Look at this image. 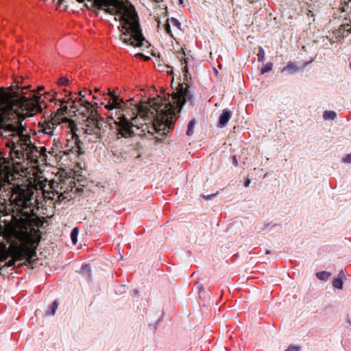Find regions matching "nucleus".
Here are the masks:
<instances>
[{
    "instance_id": "393cba45",
    "label": "nucleus",
    "mask_w": 351,
    "mask_h": 351,
    "mask_svg": "<svg viewBox=\"0 0 351 351\" xmlns=\"http://www.w3.org/2000/svg\"><path fill=\"white\" fill-rule=\"evenodd\" d=\"M342 162L345 163H351V154H347L344 158H343Z\"/></svg>"
},
{
    "instance_id": "6e6552de",
    "label": "nucleus",
    "mask_w": 351,
    "mask_h": 351,
    "mask_svg": "<svg viewBox=\"0 0 351 351\" xmlns=\"http://www.w3.org/2000/svg\"><path fill=\"white\" fill-rule=\"evenodd\" d=\"M334 36L337 40L343 39L351 34V25L345 23L339 27V28L332 32Z\"/></svg>"
},
{
    "instance_id": "bb28decb",
    "label": "nucleus",
    "mask_w": 351,
    "mask_h": 351,
    "mask_svg": "<svg viewBox=\"0 0 351 351\" xmlns=\"http://www.w3.org/2000/svg\"><path fill=\"white\" fill-rule=\"evenodd\" d=\"M232 164L235 166V167H237L238 166V161H237V156L235 155L232 156Z\"/></svg>"
},
{
    "instance_id": "2eb2a0df",
    "label": "nucleus",
    "mask_w": 351,
    "mask_h": 351,
    "mask_svg": "<svg viewBox=\"0 0 351 351\" xmlns=\"http://www.w3.org/2000/svg\"><path fill=\"white\" fill-rule=\"evenodd\" d=\"M81 270H82L81 272L83 274L86 275L87 278H90L91 269H90V266L89 265H87V264L82 265V267H81Z\"/></svg>"
},
{
    "instance_id": "b1692460",
    "label": "nucleus",
    "mask_w": 351,
    "mask_h": 351,
    "mask_svg": "<svg viewBox=\"0 0 351 351\" xmlns=\"http://www.w3.org/2000/svg\"><path fill=\"white\" fill-rule=\"evenodd\" d=\"M17 261L16 258H12L11 259H10L7 263H6V265L8 267H12V266H14L16 263V261Z\"/></svg>"
},
{
    "instance_id": "20e7f679",
    "label": "nucleus",
    "mask_w": 351,
    "mask_h": 351,
    "mask_svg": "<svg viewBox=\"0 0 351 351\" xmlns=\"http://www.w3.org/2000/svg\"><path fill=\"white\" fill-rule=\"evenodd\" d=\"M23 119L19 118L18 121L6 124V129L11 134L5 141V146L10 148V154L14 157L21 160L25 156L27 158L31 157L33 149H36L30 141V136L28 133H24L26 128L23 125Z\"/></svg>"
},
{
    "instance_id": "c85d7f7f",
    "label": "nucleus",
    "mask_w": 351,
    "mask_h": 351,
    "mask_svg": "<svg viewBox=\"0 0 351 351\" xmlns=\"http://www.w3.org/2000/svg\"><path fill=\"white\" fill-rule=\"evenodd\" d=\"M250 184V180L247 179L244 183V186L247 187V186H249Z\"/></svg>"
},
{
    "instance_id": "9d476101",
    "label": "nucleus",
    "mask_w": 351,
    "mask_h": 351,
    "mask_svg": "<svg viewBox=\"0 0 351 351\" xmlns=\"http://www.w3.org/2000/svg\"><path fill=\"white\" fill-rule=\"evenodd\" d=\"M337 117V113L332 110H325L323 113V118L325 120H334Z\"/></svg>"
},
{
    "instance_id": "39448f33",
    "label": "nucleus",
    "mask_w": 351,
    "mask_h": 351,
    "mask_svg": "<svg viewBox=\"0 0 351 351\" xmlns=\"http://www.w3.org/2000/svg\"><path fill=\"white\" fill-rule=\"evenodd\" d=\"M60 124H65L72 132L71 138H73V141L71 142V145H69V142L67 143L66 149L63 151L64 154L69 156L72 154L75 156H77L82 154L83 152L82 151L81 147L82 143L80 141V136L78 137V135L75 132V123L73 121L69 118H63L62 121H60L58 119L53 117L51 120L43 125L42 130L45 134L50 136H58L60 133V131L58 130V126Z\"/></svg>"
},
{
    "instance_id": "5701e85b",
    "label": "nucleus",
    "mask_w": 351,
    "mask_h": 351,
    "mask_svg": "<svg viewBox=\"0 0 351 351\" xmlns=\"http://www.w3.org/2000/svg\"><path fill=\"white\" fill-rule=\"evenodd\" d=\"M285 351H300V347L297 346H290Z\"/></svg>"
},
{
    "instance_id": "f257e3e1",
    "label": "nucleus",
    "mask_w": 351,
    "mask_h": 351,
    "mask_svg": "<svg viewBox=\"0 0 351 351\" xmlns=\"http://www.w3.org/2000/svg\"><path fill=\"white\" fill-rule=\"evenodd\" d=\"M189 86L180 84L171 95L158 96L150 101V108L127 104L115 91L108 89L101 96L100 104L108 110V118L117 125V138L162 132L166 135L173 128L179 113L185 104L194 106V98Z\"/></svg>"
},
{
    "instance_id": "72a5a7b5",
    "label": "nucleus",
    "mask_w": 351,
    "mask_h": 351,
    "mask_svg": "<svg viewBox=\"0 0 351 351\" xmlns=\"http://www.w3.org/2000/svg\"><path fill=\"white\" fill-rule=\"evenodd\" d=\"M178 1H179V3L180 5H183L184 4V0H178Z\"/></svg>"
},
{
    "instance_id": "c756f323",
    "label": "nucleus",
    "mask_w": 351,
    "mask_h": 351,
    "mask_svg": "<svg viewBox=\"0 0 351 351\" xmlns=\"http://www.w3.org/2000/svg\"><path fill=\"white\" fill-rule=\"evenodd\" d=\"M100 96H101V95H93V98L94 99H99V97H100Z\"/></svg>"
},
{
    "instance_id": "f8f14e48",
    "label": "nucleus",
    "mask_w": 351,
    "mask_h": 351,
    "mask_svg": "<svg viewBox=\"0 0 351 351\" xmlns=\"http://www.w3.org/2000/svg\"><path fill=\"white\" fill-rule=\"evenodd\" d=\"M79 232V229L77 227H75L73 228L71 232V239L73 244L75 245L77 242V235Z\"/></svg>"
},
{
    "instance_id": "e433bc0d",
    "label": "nucleus",
    "mask_w": 351,
    "mask_h": 351,
    "mask_svg": "<svg viewBox=\"0 0 351 351\" xmlns=\"http://www.w3.org/2000/svg\"><path fill=\"white\" fill-rule=\"evenodd\" d=\"M43 87H40L39 88V90H43Z\"/></svg>"
},
{
    "instance_id": "a211bd4d",
    "label": "nucleus",
    "mask_w": 351,
    "mask_h": 351,
    "mask_svg": "<svg viewBox=\"0 0 351 351\" xmlns=\"http://www.w3.org/2000/svg\"><path fill=\"white\" fill-rule=\"evenodd\" d=\"M257 59L258 62H263L265 59V51L261 46L258 47V51L257 53Z\"/></svg>"
},
{
    "instance_id": "dca6fc26",
    "label": "nucleus",
    "mask_w": 351,
    "mask_h": 351,
    "mask_svg": "<svg viewBox=\"0 0 351 351\" xmlns=\"http://www.w3.org/2000/svg\"><path fill=\"white\" fill-rule=\"evenodd\" d=\"M195 124V119H192L189 121L187 126V130H186V135L187 136H191L193 134V128Z\"/></svg>"
},
{
    "instance_id": "412c9836",
    "label": "nucleus",
    "mask_w": 351,
    "mask_h": 351,
    "mask_svg": "<svg viewBox=\"0 0 351 351\" xmlns=\"http://www.w3.org/2000/svg\"><path fill=\"white\" fill-rule=\"evenodd\" d=\"M165 30L167 34H169L170 36L173 37V34L171 32V27H170V23L168 22V20L167 21V23L164 25Z\"/></svg>"
},
{
    "instance_id": "2f4dec72",
    "label": "nucleus",
    "mask_w": 351,
    "mask_h": 351,
    "mask_svg": "<svg viewBox=\"0 0 351 351\" xmlns=\"http://www.w3.org/2000/svg\"><path fill=\"white\" fill-rule=\"evenodd\" d=\"M184 72H186V73H187V72H188V67H187V65H185V66H184Z\"/></svg>"
},
{
    "instance_id": "f3484780",
    "label": "nucleus",
    "mask_w": 351,
    "mask_h": 351,
    "mask_svg": "<svg viewBox=\"0 0 351 351\" xmlns=\"http://www.w3.org/2000/svg\"><path fill=\"white\" fill-rule=\"evenodd\" d=\"M332 285L339 289H343V281L339 278H335L332 280Z\"/></svg>"
},
{
    "instance_id": "7c9ffc66",
    "label": "nucleus",
    "mask_w": 351,
    "mask_h": 351,
    "mask_svg": "<svg viewBox=\"0 0 351 351\" xmlns=\"http://www.w3.org/2000/svg\"><path fill=\"white\" fill-rule=\"evenodd\" d=\"M307 15L308 16H313L312 11L311 10H308Z\"/></svg>"
},
{
    "instance_id": "cd10ccee",
    "label": "nucleus",
    "mask_w": 351,
    "mask_h": 351,
    "mask_svg": "<svg viewBox=\"0 0 351 351\" xmlns=\"http://www.w3.org/2000/svg\"><path fill=\"white\" fill-rule=\"evenodd\" d=\"M327 38L328 39V41L330 42V45H332L333 43L339 40H337L335 36L332 38H329L328 36H327Z\"/></svg>"
},
{
    "instance_id": "a878e982",
    "label": "nucleus",
    "mask_w": 351,
    "mask_h": 351,
    "mask_svg": "<svg viewBox=\"0 0 351 351\" xmlns=\"http://www.w3.org/2000/svg\"><path fill=\"white\" fill-rule=\"evenodd\" d=\"M217 195V193H214V194H211V195H202V197L206 199V200H210L213 197L216 196Z\"/></svg>"
},
{
    "instance_id": "aec40b11",
    "label": "nucleus",
    "mask_w": 351,
    "mask_h": 351,
    "mask_svg": "<svg viewBox=\"0 0 351 351\" xmlns=\"http://www.w3.org/2000/svg\"><path fill=\"white\" fill-rule=\"evenodd\" d=\"M272 68H273V64L271 62H267L261 69V73L265 74V73L270 71L272 69Z\"/></svg>"
},
{
    "instance_id": "7ed1b4c3",
    "label": "nucleus",
    "mask_w": 351,
    "mask_h": 351,
    "mask_svg": "<svg viewBox=\"0 0 351 351\" xmlns=\"http://www.w3.org/2000/svg\"><path fill=\"white\" fill-rule=\"evenodd\" d=\"M79 95L81 97L79 99L77 97L73 99V96L67 100L65 98L58 99L56 104L60 107L57 109L53 118L58 119L60 121H62L63 118H66L64 115L67 113V104L71 101L72 104L70 106L71 108H76V103H79V105L83 106L88 112L91 110V116L87 118L84 126L79 130V136L88 143L97 142L102 138L109 125L102 118L95 117L94 111L92 109L93 105L90 102L82 99L85 95H83L82 91L79 93Z\"/></svg>"
},
{
    "instance_id": "473e14b6",
    "label": "nucleus",
    "mask_w": 351,
    "mask_h": 351,
    "mask_svg": "<svg viewBox=\"0 0 351 351\" xmlns=\"http://www.w3.org/2000/svg\"><path fill=\"white\" fill-rule=\"evenodd\" d=\"M339 276H342V277H343V276H344V273H343V270H341V271L339 272Z\"/></svg>"
},
{
    "instance_id": "9b49d317",
    "label": "nucleus",
    "mask_w": 351,
    "mask_h": 351,
    "mask_svg": "<svg viewBox=\"0 0 351 351\" xmlns=\"http://www.w3.org/2000/svg\"><path fill=\"white\" fill-rule=\"evenodd\" d=\"M287 71L289 73L293 74L298 71V67L293 62H289L287 65L283 68L282 71Z\"/></svg>"
},
{
    "instance_id": "4468645a",
    "label": "nucleus",
    "mask_w": 351,
    "mask_h": 351,
    "mask_svg": "<svg viewBox=\"0 0 351 351\" xmlns=\"http://www.w3.org/2000/svg\"><path fill=\"white\" fill-rule=\"evenodd\" d=\"M317 278L322 280H327L330 276V273L328 271H319L316 274Z\"/></svg>"
},
{
    "instance_id": "423d86ee",
    "label": "nucleus",
    "mask_w": 351,
    "mask_h": 351,
    "mask_svg": "<svg viewBox=\"0 0 351 351\" xmlns=\"http://www.w3.org/2000/svg\"><path fill=\"white\" fill-rule=\"evenodd\" d=\"M27 87L22 88L21 95V108L22 110H26L25 114H18L17 120L19 118L25 119V117H30L35 113L42 112L43 108L46 107V104L42 95L35 90H30L29 93L24 92Z\"/></svg>"
},
{
    "instance_id": "6ab92c4d",
    "label": "nucleus",
    "mask_w": 351,
    "mask_h": 351,
    "mask_svg": "<svg viewBox=\"0 0 351 351\" xmlns=\"http://www.w3.org/2000/svg\"><path fill=\"white\" fill-rule=\"evenodd\" d=\"M168 22H169L173 27H177L178 29H181V23L177 19L171 17L168 19Z\"/></svg>"
},
{
    "instance_id": "f704fd0d",
    "label": "nucleus",
    "mask_w": 351,
    "mask_h": 351,
    "mask_svg": "<svg viewBox=\"0 0 351 351\" xmlns=\"http://www.w3.org/2000/svg\"><path fill=\"white\" fill-rule=\"evenodd\" d=\"M266 254H270V251L269 250H267L266 251Z\"/></svg>"
},
{
    "instance_id": "c9c22d12",
    "label": "nucleus",
    "mask_w": 351,
    "mask_h": 351,
    "mask_svg": "<svg viewBox=\"0 0 351 351\" xmlns=\"http://www.w3.org/2000/svg\"><path fill=\"white\" fill-rule=\"evenodd\" d=\"M134 293H135V294H137L138 293V291L137 290H134Z\"/></svg>"
},
{
    "instance_id": "f03ea898",
    "label": "nucleus",
    "mask_w": 351,
    "mask_h": 351,
    "mask_svg": "<svg viewBox=\"0 0 351 351\" xmlns=\"http://www.w3.org/2000/svg\"><path fill=\"white\" fill-rule=\"evenodd\" d=\"M85 2L88 8L104 10L114 15V19L120 22V40L128 45L145 50L150 47V43L142 33L138 14L134 8L128 5L123 0H76Z\"/></svg>"
},
{
    "instance_id": "1a4fd4ad",
    "label": "nucleus",
    "mask_w": 351,
    "mask_h": 351,
    "mask_svg": "<svg viewBox=\"0 0 351 351\" xmlns=\"http://www.w3.org/2000/svg\"><path fill=\"white\" fill-rule=\"evenodd\" d=\"M232 116V112L228 109H224L219 116V121H218V126L219 128H223L225 127L229 120L230 119Z\"/></svg>"
},
{
    "instance_id": "4c0bfd02",
    "label": "nucleus",
    "mask_w": 351,
    "mask_h": 351,
    "mask_svg": "<svg viewBox=\"0 0 351 351\" xmlns=\"http://www.w3.org/2000/svg\"><path fill=\"white\" fill-rule=\"evenodd\" d=\"M154 1H156V2H158V1H159V0H154Z\"/></svg>"
},
{
    "instance_id": "ddd939ff",
    "label": "nucleus",
    "mask_w": 351,
    "mask_h": 351,
    "mask_svg": "<svg viewBox=\"0 0 351 351\" xmlns=\"http://www.w3.org/2000/svg\"><path fill=\"white\" fill-rule=\"evenodd\" d=\"M58 302L55 300L53 301L51 304L49 306L50 311H47L46 315H53L58 308Z\"/></svg>"
},
{
    "instance_id": "4be33fe9",
    "label": "nucleus",
    "mask_w": 351,
    "mask_h": 351,
    "mask_svg": "<svg viewBox=\"0 0 351 351\" xmlns=\"http://www.w3.org/2000/svg\"><path fill=\"white\" fill-rule=\"evenodd\" d=\"M69 80L66 77H62L60 78L58 81V84L61 86H66L69 84Z\"/></svg>"
},
{
    "instance_id": "0eeeda50",
    "label": "nucleus",
    "mask_w": 351,
    "mask_h": 351,
    "mask_svg": "<svg viewBox=\"0 0 351 351\" xmlns=\"http://www.w3.org/2000/svg\"><path fill=\"white\" fill-rule=\"evenodd\" d=\"M34 191L26 186H14L10 197V200L14 206L19 210L24 211L26 214L34 210Z\"/></svg>"
}]
</instances>
